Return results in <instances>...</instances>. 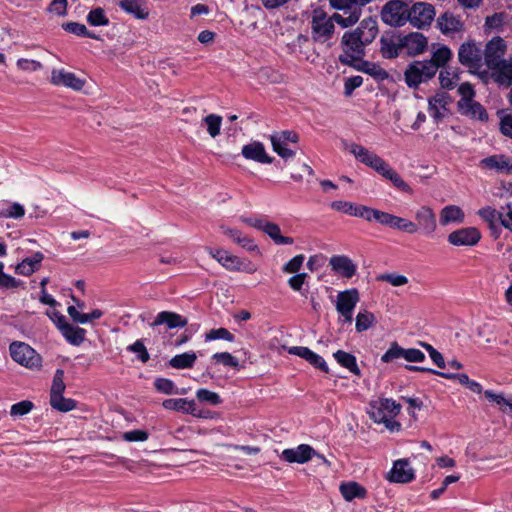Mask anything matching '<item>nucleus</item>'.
Segmentation results:
<instances>
[{"mask_svg": "<svg viewBox=\"0 0 512 512\" xmlns=\"http://www.w3.org/2000/svg\"><path fill=\"white\" fill-rule=\"evenodd\" d=\"M378 34V23L376 19L367 17L359 26L346 31L341 39L343 53L339 55V61L348 66L360 61L365 55V47L371 44Z\"/></svg>", "mask_w": 512, "mask_h": 512, "instance_id": "1", "label": "nucleus"}, {"mask_svg": "<svg viewBox=\"0 0 512 512\" xmlns=\"http://www.w3.org/2000/svg\"><path fill=\"white\" fill-rule=\"evenodd\" d=\"M344 147L362 164L373 169L379 175L392 182V184L400 191L412 195L414 193L411 186L405 182L402 177L380 156L375 152L368 150L362 145L343 142Z\"/></svg>", "mask_w": 512, "mask_h": 512, "instance_id": "2", "label": "nucleus"}, {"mask_svg": "<svg viewBox=\"0 0 512 512\" xmlns=\"http://www.w3.org/2000/svg\"><path fill=\"white\" fill-rule=\"evenodd\" d=\"M332 9L342 13L335 12L334 19L342 28L354 26L362 15V7L358 0H328Z\"/></svg>", "mask_w": 512, "mask_h": 512, "instance_id": "3", "label": "nucleus"}, {"mask_svg": "<svg viewBox=\"0 0 512 512\" xmlns=\"http://www.w3.org/2000/svg\"><path fill=\"white\" fill-rule=\"evenodd\" d=\"M334 13L329 16L323 9L317 8L312 13L311 37L317 43H326L335 33Z\"/></svg>", "mask_w": 512, "mask_h": 512, "instance_id": "4", "label": "nucleus"}, {"mask_svg": "<svg viewBox=\"0 0 512 512\" xmlns=\"http://www.w3.org/2000/svg\"><path fill=\"white\" fill-rule=\"evenodd\" d=\"M437 73V67L426 60L411 62L404 71V81L409 88L416 89L422 83L431 80Z\"/></svg>", "mask_w": 512, "mask_h": 512, "instance_id": "5", "label": "nucleus"}, {"mask_svg": "<svg viewBox=\"0 0 512 512\" xmlns=\"http://www.w3.org/2000/svg\"><path fill=\"white\" fill-rule=\"evenodd\" d=\"M408 5L402 0L388 1L381 10V19L392 27H402L407 23Z\"/></svg>", "mask_w": 512, "mask_h": 512, "instance_id": "6", "label": "nucleus"}, {"mask_svg": "<svg viewBox=\"0 0 512 512\" xmlns=\"http://www.w3.org/2000/svg\"><path fill=\"white\" fill-rule=\"evenodd\" d=\"M436 15L435 8L427 2H415L408 10L407 22L413 27L424 29L431 25Z\"/></svg>", "mask_w": 512, "mask_h": 512, "instance_id": "7", "label": "nucleus"}, {"mask_svg": "<svg viewBox=\"0 0 512 512\" xmlns=\"http://www.w3.org/2000/svg\"><path fill=\"white\" fill-rule=\"evenodd\" d=\"M12 359L29 369L41 367V356L28 344L13 342L9 347Z\"/></svg>", "mask_w": 512, "mask_h": 512, "instance_id": "8", "label": "nucleus"}, {"mask_svg": "<svg viewBox=\"0 0 512 512\" xmlns=\"http://www.w3.org/2000/svg\"><path fill=\"white\" fill-rule=\"evenodd\" d=\"M458 60L463 66L469 68V71H478L484 65L482 50L474 41L461 44Z\"/></svg>", "mask_w": 512, "mask_h": 512, "instance_id": "9", "label": "nucleus"}, {"mask_svg": "<svg viewBox=\"0 0 512 512\" xmlns=\"http://www.w3.org/2000/svg\"><path fill=\"white\" fill-rule=\"evenodd\" d=\"M507 51V44L503 38L496 36L488 41L483 53V62L487 68L496 67L501 61L505 60L504 55Z\"/></svg>", "mask_w": 512, "mask_h": 512, "instance_id": "10", "label": "nucleus"}, {"mask_svg": "<svg viewBox=\"0 0 512 512\" xmlns=\"http://www.w3.org/2000/svg\"><path fill=\"white\" fill-rule=\"evenodd\" d=\"M314 456L327 462L324 456L319 455L310 445L300 444L296 448L284 449L280 455L281 459L288 463L304 464L310 461Z\"/></svg>", "mask_w": 512, "mask_h": 512, "instance_id": "11", "label": "nucleus"}, {"mask_svg": "<svg viewBox=\"0 0 512 512\" xmlns=\"http://www.w3.org/2000/svg\"><path fill=\"white\" fill-rule=\"evenodd\" d=\"M402 50L409 57L423 54L428 48V39L420 32L401 35Z\"/></svg>", "mask_w": 512, "mask_h": 512, "instance_id": "12", "label": "nucleus"}, {"mask_svg": "<svg viewBox=\"0 0 512 512\" xmlns=\"http://www.w3.org/2000/svg\"><path fill=\"white\" fill-rule=\"evenodd\" d=\"M414 225L416 226V232L422 231L425 235H433L437 229L436 215L434 211L428 206H421L415 212Z\"/></svg>", "mask_w": 512, "mask_h": 512, "instance_id": "13", "label": "nucleus"}, {"mask_svg": "<svg viewBox=\"0 0 512 512\" xmlns=\"http://www.w3.org/2000/svg\"><path fill=\"white\" fill-rule=\"evenodd\" d=\"M480 239L481 233L475 227L460 228L448 235V242L454 246H474Z\"/></svg>", "mask_w": 512, "mask_h": 512, "instance_id": "14", "label": "nucleus"}, {"mask_svg": "<svg viewBox=\"0 0 512 512\" xmlns=\"http://www.w3.org/2000/svg\"><path fill=\"white\" fill-rule=\"evenodd\" d=\"M380 53L385 59H395L403 53L401 34L385 33L380 38Z\"/></svg>", "mask_w": 512, "mask_h": 512, "instance_id": "15", "label": "nucleus"}, {"mask_svg": "<svg viewBox=\"0 0 512 512\" xmlns=\"http://www.w3.org/2000/svg\"><path fill=\"white\" fill-rule=\"evenodd\" d=\"M50 82L55 86H63L74 91H80L85 86V81L78 78L74 73L63 69H53Z\"/></svg>", "mask_w": 512, "mask_h": 512, "instance_id": "16", "label": "nucleus"}, {"mask_svg": "<svg viewBox=\"0 0 512 512\" xmlns=\"http://www.w3.org/2000/svg\"><path fill=\"white\" fill-rule=\"evenodd\" d=\"M415 478L413 468L407 459L396 460L388 473L387 480L392 483H409Z\"/></svg>", "mask_w": 512, "mask_h": 512, "instance_id": "17", "label": "nucleus"}, {"mask_svg": "<svg viewBox=\"0 0 512 512\" xmlns=\"http://www.w3.org/2000/svg\"><path fill=\"white\" fill-rule=\"evenodd\" d=\"M331 269L343 278L350 279L357 272L356 264L345 255H334L329 260Z\"/></svg>", "mask_w": 512, "mask_h": 512, "instance_id": "18", "label": "nucleus"}, {"mask_svg": "<svg viewBox=\"0 0 512 512\" xmlns=\"http://www.w3.org/2000/svg\"><path fill=\"white\" fill-rule=\"evenodd\" d=\"M437 27L444 35L452 36L464 30V23L460 17L451 12H445L438 17Z\"/></svg>", "mask_w": 512, "mask_h": 512, "instance_id": "19", "label": "nucleus"}, {"mask_svg": "<svg viewBox=\"0 0 512 512\" xmlns=\"http://www.w3.org/2000/svg\"><path fill=\"white\" fill-rule=\"evenodd\" d=\"M450 96L446 92H438L428 101V110L431 117L436 121H441L445 112L447 111L446 106L450 103Z\"/></svg>", "mask_w": 512, "mask_h": 512, "instance_id": "20", "label": "nucleus"}, {"mask_svg": "<svg viewBox=\"0 0 512 512\" xmlns=\"http://www.w3.org/2000/svg\"><path fill=\"white\" fill-rule=\"evenodd\" d=\"M288 352L293 355H297L303 359H305L309 364L314 366L315 368L321 370L324 373L329 372L328 365L325 360L318 354L314 353L307 347L303 346H294L289 348Z\"/></svg>", "mask_w": 512, "mask_h": 512, "instance_id": "21", "label": "nucleus"}, {"mask_svg": "<svg viewBox=\"0 0 512 512\" xmlns=\"http://www.w3.org/2000/svg\"><path fill=\"white\" fill-rule=\"evenodd\" d=\"M331 208L351 216L363 218L366 221L370 218L371 208L365 205H357L352 202L338 200L331 203Z\"/></svg>", "mask_w": 512, "mask_h": 512, "instance_id": "22", "label": "nucleus"}, {"mask_svg": "<svg viewBox=\"0 0 512 512\" xmlns=\"http://www.w3.org/2000/svg\"><path fill=\"white\" fill-rule=\"evenodd\" d=\"M241 153L244 158L258 163L271 164L273 162V158L266 153L265 147L261 142H252L244 145Z\"/></svg>", "mask_w": 512, "mask_h": 512, "instance_id": "23", "label": "nucleus"}, {"mask_svg": "<svg viewBox=\"0 0 512 512\" xmlns=\"http://www.w3.org/2000/svg\"><path fill=\"white\" fill-rule=\"evenodd\" d=\"M188 320L182 315L171 312V311H162L157 314L154 321L150 324L151 327H156L159 325H166L169 329L174 328H183L187 325Z\"/></svg>", "mask_w": 512, "mask_h": 512, "instance_id": "24", "label": "nucleus"}, {"mask_svg": "<svg viewBox=\"0 0 512 512\" xmlns=\"http://www.w3.org/2000/svg\"><path fill=\"white\" fill-rule=\"evenodd\" d=\"M491 70V78L497 84L505 87L512 85V59L503 60L496 67H489Z\"/></svg>", "mask_w": 512, "mask_h": 512, "instance_id": "25", "label": "nucleus"}, {"mask_svg": "<svg viewBox=\"0 0 512 512\" xmlns=\"http://www.w3.org/2000/svg\"><path fill=\"white\" fill-rule=\"evenodd\" d=\"M221 231L227 235L229 238L233 240L236 244L241 246L243 249L249 251V252H258L259 248L258 245L255 243L254 239L243 234L238 229L229 228L225 225L220 226Z\"/></svg>", "mask_w": 512, "mask_h": 512, "instance_id": "26", "label": "nucleus"}, {"mask_svg": "<svg viewBox=\"0 0 512 512\" xmlns=\"http://www.w3.org/2000/svg\"><path fill=\"white\" fill-rule=\"evenodd\" d=\"M359 302V292L357 289L352 288L337 295L336 310L338 312H353L357 303Z\"/></svg>", "mask_w": 512, "mask_h": 512, "instance_id": "27", "label": "nucleus"}, {"mask_svg": "<svg viewBox=\"0 0 512 512\" xmlns=\"http://www.w3.org/2000/svg\"><path fill=\"white\" fill-rule=\"evenodd\" d=\"M481 163L486 168L496 170L500 173H512V158L503 154L486 157L481 161Z\"/></svg>", "mask_w": 512, "mask_h": 512, "instance_id": "28", "label": "nucleus"}, {"mask_svg": "<svg viewBox=\"0 0 512 512\" xmlns=\"http://www.w3.org/2000/svg\"><path fill=\"white\" fill-rule=\"evenodd\" d=\"M458 107L462 114L481 121L488 120L485 108L478 102L471 100H459Z\"/></svg>", "mask_w": 512, "mask_h": 512, "instance_id": "29", "label": "nucleus"}, {"mask_svg": "<svg viewBox=\"0 0 512 512\" xmlns=\"http://www.w3.org/2000/svg\"><path fill=\"white\" fill-rule=\"evenodd\" d=\"M339 490L343 498L348 502H351L356 498L365 499L367 497L366 488L355 481L341 483Z\"/></svg>", "mask_w": 512, "mask_h": 512, "instance_id": "30", "label": "nucleus"}, {"mask_svg": "<svg viewBox=\"0 0 512 512\" xmlns=\"http://www.w3.org/2000/svg\"><path fill=\"white\" fill-rule=\"evenodd\" d=\"M368 413H369L371 419L374 420V422L383 423L385 425V427L387 429H389L390 431H394L395 429H398L400 427V424L397 421L390 419L387 416V413L385 412V410L382 407H380L379 400L373 402L370 405V409H369Z\"/></svg>", "mask_w": 512, "mask_h": 512, "instance_id": "31", "label": "nucleus"}, {"mask_svg": "<svg viewBox=\"0 0 512 512\" xmlns=\"http://www.w3.org/2000/svg\"><path fill=\"white\" fill-rule=\"evenodd\" d=\"M44 255L41 252L34 253L31 257L22 260L16 266L15 272L19 275L30 276L40 268Z\"/></svg>", "mask_w": 512, "mask_h": 512, "instance_id": "32", "label": "nucleus"}, {"mask_svg": "<svg viewBox=\"0 0 512 512\" xmlns=\"http://www.w3.org/2000/svg\"><path fill=\"white\" fill-rule=\"evenodd\" d=\"M464 218L465 214L459 206L448 205L441 209L439 221L442 226H446L450 223L460 224Z\"/></svg>", "mask_w": 512, "mask_h": 512, "instance_id": "33", "label": "nucleus"}, {"mask_svg": "<svg viewBox=\"0 0 512 512\" xmlns=\"http://www.w3.org/2000/svg\"><path fill=\"white\" fill-rule=\"evenodd\" d=\"M118 6L137 19L144 20L149 16V10L142 4L141 0H120Z\"/></svg>", "mask_w": 512, "mask_h": 512, "instance_id": "34", "label": "nucleus"}, {"mask_svg": "<svg viewBox=\"0 0 512 512\" xmlns=\"http://www.w3.org/2000/svg\"><path fill=\"white\" fill-rule=\"evenodd\" d=\"M260 230L267 234L278 245H291L294 242L293 238L281 235L280 227L276 223L264 220Z\"/></svg>", "mask_w": 512, "mask_h": 512, "instance_id": "35", "label": "nucleus"}, {"mask_svg": "<svg viewBox=\"0 0 512 512\" xmlns=\"http://www.w3.org/2000/svg\"><path fill=\"white\" fill-rule=\"evenodd\" d=\"M162 406L165 409L182 412L184 414L194 413V400H188L186 398H178V399H166L162 402Z\"/></svg>", "mask_w": 512, "mask_h": 512, "instance_id": "36", "label": "nucleus"}, {"mask_svg": "<svg viewBox=\"0 0 512 512\" xmlns=\"http://www.w3.org/2000/svg\"><path fill=\"white\" fill-rule=\"evenodd\" d=\"M60 331L64 338L72 345H80L84 339L86 331L83 328L69 324L68 322L60 326Z\"/></svg>", "mask_w": 512, "mask_h": 512, "instance_id": "37", "label": "nucleus"}, {"mask_svg": "<svg viewBox=\"0 0 512 512\" xmlns=\"http://www.w3.org/2000/svg\"><path fill=\"white\" fill-rule=\"evenodd\" d=\"M335 360L344 368L348 369L352 374L356 376L361 375V371L357 365L356 357L353 354L338 350L333 354Z\"/></svg>", "mask_w": 512, "mask_h": 512, "instance_id": "38", "label": "nucleus"}, {"mask_svg": "<svg viewBox=\"0 0 512 512\" xmlns=\"http://www.w3.org/2000/svg\"><path fill=\"white\" fill-rule=\"evenodd\" d=\"M197 360L195 352H185L175 355L169 360V366L174 369H188L192 368Z\"/></svg>", "mask_w": 512, "mask_h": 512, "instance_id": "39", "label": "nucleus"}, {"mask_svg": "<svg viewBox=\"0 0 512 512\" xmlns=\"http://www.w3.org/2000/svg\"><path fill=\"white\" fill-rule=\"evenodd\" d=\"M369 217H370L368 219L369 222L376 221L379 224L390 227V228H394L396 218H397L396 215H393V214H390V213H387V212H384V211H381L378 209H374V208H371Z\"/></svg>", "mask_w": 512, "mask_h": 512, "instance_id": "40", "label": "nucleus"}, {"mask_svg": "<svg viewBox=\"0 0 512 512\" xmlns=\"http://www.w3.org/2000/svg\"><path fill=\"white\" fill-rule=\"evenodd\" d=\"M451 56V50L447 46H442L438 48L435 52H433L431 58L426 61L432 62L437 67L438 70L451 59Z\"/></svg>", "mask_w": 512, "mask_h": 512, "instance_id": "41", "label": "nucleus"}, {"mask_svg": "<svg viewBox=\"0 0 512 512\" xmlns=\"http://www.w3.org/2000/svg\"><path fill=\"white\" fill-rule=\"evenodd\" d=\"M376 319L373 313L364 310L357 314L355 328L357 332H363L368 330L374 323Z\"/></svg>", "mask_w": 512, "mask_h": 512, "instance_id": "42", "label": "nucleus"}, {"mask_svg": "<svg viewBox=\"0 0 512 512\" xmlns=\"http://www.w3.org/2000/svg\"><path fill=\"white\" fill-rule=\"evenodd\" d=\"M66 385L64 383V371L57 369L55 371L53 382L50 390V399L63 395Z\"/></svg>", "mask_w": 512, "mask_h": 512, "instance_id": "43", "label": "nucleus"}, {"mask_svg": "<svg viewBox=\"0 0 512 512\" xmlns=\"http://www.w3.org/2000/svg\"><path fill=\"white\" fill-rule=\"evenodd\" d=\"M203 122L207 127L208 134L215 138L220 134V129L222 125V117L216 114H209L204 119Z\"/></svg>", "mask_w": 512, "mask_h": 512, "instance_id": "44", "label": "nucleus"}, {"mask_svg": "<svg viewBox=\"0 0 512 512\" xmlns=\"http://www.w3.org/2000/svg\"><path fill=\"white\" fill-rule=\"evenodd\" d=\"M50 405L55 410L69 412L76 407V402L71 398H65L63 395H60L50 399Z\"/></svg>", "mask_w": 512, "mask_h": 512, "instance_id": "45", "label": "nucleus"}, {"mask_svg": "<svg viewBox=\"0 0 512 512\" xmlns=\"http://www.w3.org/2000/svg\"><path fill=\"white\" fill-rule=\"evenodd\" d=\"M478 215L487 222L488 226L493 225L497 221L502 224L504 212H498L496 209L487 206L478 211Z\"/></svg>", "mask_w": 512, "mask_h": 512, "instance_id": "46", "label": "nucleus"}, {"mask_svg": "<svg viewBox=\"0 0 512 512\" xmlns=\"http://www.w3.org/2000/svg\"><path fill=\"white\" fill-rule=\"evenodd\" d=\"M87 22L92 26L108 25L109 19L106 17L102 8L92 9L87 15Z\"/></svg>", "mask_w": 512, "mask_h": 512, "instance_id": "47", "label": "nucleus"}, {"mask_svg": "<svg viewBox=\"0 0 512 512\" xmlns=\"http://www.w3.org/2000/svg\"><path fill=\"white\" fill-rule=\"evenodd\" d=\"M377 281L387 282L392 286L399 287L408 283V278L404 275L397 273H384L376 277Z\"/></svg>", "mask_w": 512, "mask_h": 512, "instance_id": "48", "label": "nucleus"}, {"mask_svg": "<svg viewBox=\"0 0 512 512\" xmlns=\"http://www.w3.org/2000/svg\"><path fill=\"white\" fill-rule=\"evenodd\" d=\"M399 358L404 359V348H402L397 342H393L389 349L382 355L381 361L384 363H390Z\"/></svg>", "mask_w": 512, "mask_h": 512, "instance_id": "49", "label": "nucleus"}, {"mask_svg": "<svg viewBox=\"0 0 512 512\" xmlns=\"http://www.w3.org/2000/svg\"><path fill=\"white\" fill-rule=\"evenodd\" d=\"M484 395L488 401L494 402L496 405H498L499 409L502 412L508 413L509 405H510V398H505L502 394H496L491 390H486L484 392Z\"/></svg>", "mask_w": 512, "mask_h": 512, "instance_id": "50", "label": "nucleus"}, {"mask_svg": "<svg viewBox=\"0 0 512 512\" xmlns=\"http://www.w3.org/2000/svg\"><path fill=\"white\" fill-rule=\"evenodd\" d=\"M484 395L488 401L494 402L496 405H498L499 409L502 412L508 413L509 405H510V398H505L502 394H496L491 390H486L484 392Z\"/></svg>", "mask_w": 512, "mask_h": 512, "instance_id": "51", "label": "nucleus"}, {"mask_svg": "<svg viewBox=\"0 0 512 512\" xmlns=\"http://www.w3.org/2000/svg\"><path fill=\"white\" fill-rule=\"evenodd\" d=\"M484 395L488 401L494 402L496 405H498L499 409L502 412L508 413L509 405H510V398H505L502 394H496L491 390H486L484 392Z\"/></svg>", "mask_w": 512, "mask_h": 512, "instance_id": "52", "label": "nucleus"}, {"mask_svg": "<svg viewBox=\"0 0 512 512\" xmlns=\"http://www.w3.org/2000/svg\"><path fill=\"white\" fill-rule=\"evenodd\" d=\"M223 339L229 342L234 341V335L226 328L211 329L205 334V341Z\"/></svg>", "mask_w": 512, "mask_h": 512, "instance_id": "53", "label": "nucleus"}, {"mask_svg": "<svg viewBox=\"0 0 512 512\" xmlns=\"http://www.w3.org/2000/svg\"><path fill=\"white\" fill-rule=\"evenodd\" d=\"M154 387L159 392L167 395L178 393V389L175 387L173 381L167 378H156L154 381Z\"/></svg>", "mask_w": 512, "mask_h": 512, "instance_id": "54", "label": "nucleus"}, {"mask_svg": "<svg viewBox=\"0 0 512 512\" xmlns=\"http://www.w3.org/2000/svg\"><path fill=\"white\" fill-rule=\"evenodd\" d=\"M500 117L499 130L505 137L512 139V114L497 113Z\"/></svg>", "mask_w": 512, "mask_h": 512, "instance_id": "55", "label": "nucleus"}, {"mask_svg": "<svg viewBox=\"0 0 512 512\" xmlns=\"http://www.w3.org/2000/svg\"><path fill=\"white\" fill-rule=\"evenodd\" d=\"M379 402L380 407L385 410L390 419H393L401 411V405L392 399L384 398L380 399Z\"/></svg>", "mask_w": 512, "mask_h": 512, "instance_id": "56", "label": "nucleus"}, {"mask_svg": "<svg viewBox=\"0 0 512 512\" xmlns=\"http://www.w3.org/2000/svg\"><path fill=\"white\" fill-rule=\"evenodd\" d=\"M196 397L199 401L208 402L212 405H218L222 402L220 396L216 392L204 388L197 390Z\"/></svg>", "mask_w": 512, "mask_h": 512, "instance_id": "57", "label": "nucleus"}, {"mask_svg": "<svg viewBox=\"0 0 512 512\" xmlns=\"http://www.w3.org/2000/svg\"><path fill=\"white\" fill-rule=\"evenodd\" d=\"M212 358L216 363H221L224 366L233 368H237L239 366L238 360L229 352L215 353Z\"/></svg>", "mask_w": 512, "mask_h": 512, "instance_id": "58", "label": "nucleus"}, {"mask_svg": "<svg viewBox=\"0 0 512 512\" xmlns=\"http://www.w3.org/2000/svg\"><path fill=\"white\" fill-rule=\"evenodd\" d=\"M458 80V76L452 74L449 71H441L439 74L440 85L444 89H453L456 86Z\"/></svg>", "mask_w": 512, "mask_h": 512, "instance_id": "59", "label": "nucleus"}, {"mask_svg": "<svg viewBox=\"0 0 512 512\" xmlns=\"http://www.w3.org/2000/svg\"><path fill=\"white\" fill-rule=\"evenodd\" d=\"M33 408V403L23 400L11 406L10 414L14 417L28 414Z\"/></svg>", "mask_w": 512, "mask_h": 512, "instance_id": "60", "label": "nucleus"}, {"mask_svg": "<svg viewBox=\"0 0 512 512\" xmlns=\"http://www.w3.org/2000/svg\"><path fill=\"white\" fill-rule=\"evenodd\" d=\"M273 150L283 159L292 158L295 152L287 148V144L281 143L278 139H271Z\"/></svg>", "mask_w": 512, "mask_h": 512, "instance_id": "61", "label": "nucleus"}, {"mask_svg": "<svg viewBox=\"0 0 512 512\" xmlns=\"http://www.w3.org/2000/svg\"><path fill=\"white\" fill-rule=\"evenodd\" d=\"M393 229H397L408 234L416 233V226L413 221L397 216Z\"/></svg>", "mask_w": 512, "mask_h": 512, "instance_id": "62", "label": "nucleus"}, {"mask_svg": "<svg viewBox=\"0 0 512 512\" xmlns=\"http://www.w3.org/2000/svg\"><path fill=\"white\" fill-rule=\"evenodd\" d=\"M128 349L137 353L138 359L143 363H146L150 358L149 353L141 340H137L134 344L130 345Z\"/></svg>", "mask_w": 512, "mask_h": 512, "instance_id": "63", "label": "nucleus"}, {"mask_svg": "<svg viewBox=\"0 0 512 512\" xmlns=\"http://www.w3.org/2000/svg\"><path fill=\"white\" fill-rule=\"evenodd\" d=\"M504 13H494L491 16H487L485 19V27L489 29H499L504 23Z\"/></svg>", "mask_w": 512, "mask_h": 512, "instance_id": "64", "label": "nucleus"}]
</instances>
